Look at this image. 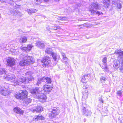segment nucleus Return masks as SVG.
<instances>
[{"label":"nucleus","instance_id":"obj_1","mask_svg":"<svg viewBox=\"0 0 123 123\" xmlns=\"http://www.w3.org/2000/svg\"><path fill=\"white\" fill-rule=\"evenodd\" d=\"M30 92L31 94L33 95L34 97L35 98L39 99L41 102H43L45 101L46 98V96L44 94L41 93L38 88L36 87L35 89H31Z\"/></svg>","mask_w":123,"mask_h":123},{"label":"nucleus","instance_id":"obj_2","mask_svg":"<svg viewBox=\"0 0 123 123\" xmlns=\"http://www.w3.org/2000/svg\"><path fill=\"white\" fill-rule=\"evenodd\" d=\"M23 60L20 61L19 65L23 66L30 65L34 62V61L33 58L31 56H29L27 55H25L23 56Z\"/></svg>","mask_w":123,"mask_h":123},{"label":"nucleus","instance_id":"obj_3","mask_svg":"<svg viewBox=\"0 0 123 123\" xmlns=\"http://www.w3.org/2000/svg\"><path fill=\"white\" fill-rule=\"evenodd\" d=\"M100 7V5L97 2L92 3L90 7L89 10L92 13L98 14V16L102 13L101 12L96 11L97 10L99 9Z\"/></svg>","mask_w":123,"mask_h":123},{"label":"nucleus","instance_id":"obj_4","mask_svg":"<svg viewBox=\"0 0 123 123\" xmlns=\"http://www.w3.org/2000/svg\"><path fill=\"white\" fill-rule=\"evenodd\" d=\"M51 58L49 57L46 56L44 57L41 60V62L43 64V65L44 67L48 66L51 62Z\"/></svg>","mask_w":123,"mask_h":123},{"label":"nucleus","instance_id":"obj_5","mask_svg":"<svg viewBox=\"0 0 123 123\" xmlns=\"http://www.w3.org/2000/svg\"><path fill=\"white\" fill-rule=\"evenodd\" d=\"M51 112V113L49 114V116L52 117H54L59 114L60 112V111L57 108H55L49 110Z\"/></svg>","mask_w":123,"mask_h":123},{"label":"nucleus","instance_id":"obj_6","mask_svg":"<svg viewBox=\"0 0 123 123\" xmlns=\"http://www.w3.org/2000/svg\"><path fill=\"white\" fill-rule=\"evenodd\" d=\"M7 65L12 67L15 64V60L12 57L9 58L6 60Z\"/></svg>","mask_w":123,"mask_h":123},{"label":"nucleus","instance_id":"obj_7","mask_svg":"<svg viewBox=\"0 0 123 123\" xmlns=\"http://www.w3.org/2000/svg\"><path fill=\"white\" fill-rule=\"evenodd\" d=\"M82 111L83 115L86 116H90L92 113L90 110L84 107H83L82 109Z\"/></svg>","mask_w":123,"mask_h":123},{"label":"nucleus","instance_id":"obj_8","mask_svg":"<svg viewBox=\"0 0 123 123\" xmlns=\"http://www.w3.org/2000/svg\"><path fill=\"white\" fill-rule=\"evenodd\" d=\"M36 46L40 49H43L45 48V45L44 43L40 41H37L36 43Z\"/></svg>","mask_w":123,"mask_h":123},{"label":"nucleus","instance_id":"obj_9","mask_svg":"<svg viewBox=\"0 0 123 123\" xmlns=\"http://www.w3.org/2000/svg\"><path fill=\"white\" fill-rule=\"evenodd\" d=\"M32 72L30 71L27 72L25 73V76L29 81H32L34 80V78L32 76Z\"/></svg>","mask_w":123,"mask_h":123},{"label":"nucleus","instance_id":"obj_10","mask_svg":"<svg viewBox=\"0 0 123 123\" xmlns=\"http://www.w3.org/2000/svg\"><path fill=\"white\" fill-rule=\"evenodd\" d=\"M52 87L49 85H45L43 86V90L46 93H49L52 89Z\"/></svg>","mask_w":123,"mask_h":123},{"label":"nucleus","instance_id":"obj_11","mask_svg":"<svg viewBox=\"0 0 123 123\" xmlns=\"http://www.w3.org/2000/svg\"><path fill=\"white\" fill-rule=\"evenodd\" d=\"M107 57H104L102 60V62L104 63L102 66V68L104 69L106 71H109L108 68L107 67L106 64Z\"/></svg>","mask_w":123,"mask_h":123},{"label":"nucleus","instance_id":"obj_12","mask_svg":"<svg viewBox=\"0 0 123 123\" xmlns=\"http://www.w3.org/2000/svg\"><path fill=\"white\" fill-rule=\"evenodd\" d=\"M114 54L117 55L118 58H123V51L120 50H115Z\"/></svg>","mask_w":123,"mask_h":123},{"label":"nucleus","instance_id":"obj_13","mask_svg":"<svg viewBox=\"0 0 123 123\" xmlns=\"http://www.w3.org/2000/svg\"><path fill=\"white\" fill-rule=\"evenodd\" d=\"M120 60H117L114 61L113 62V65L114 67L116 69H118L120 68Z\"/></svg>","mask_w":123,"mask_h":123},{"label":"nucleus","instance_id":"obj_14","mask_svg":"<svg viewBox=\"0 0 123 123\" xmlns=\"http://www.w3.org/2000/svg\"><path fill=\"white\" fill-rule=\"evenodd\" d=\"M15 76L13 74H8L7 75H5L4 77V79L8 80H10L13 79L15 78Z\"/></svg>","mask_w":123,"mask_h":123},{"label":"nucleus","instance_id":"obj_15","mask_svg":"<svg viewBox=\"0 0 123 123\" xmlns=\"http://www.w3.org/2000/svg\"><path fill=\"white\" fill-rule=\"evenodd\" d=\"M36 108H33V110H31V111H33V112L37 111L38 112H39L43 111V108L41 106H38L36 107Z\"/></svg>","mask_w":123,"mask_h":123},{"label":"nucleus","instance_id":"obj_16","mask_svg":"<svg viewBox=\"0 0 123 123\" xmlns=\"http://www.w3.org/2000/svg\"><path fill=\"white\" fill-rule=\"evenodd\" d=\"M0 92L1 94L3 95L6 96L9 94V90L7 89H1Z\"/></svg>","mask_w":123,"mask_h":123},{"label":"nucleus","instance_id":"obj_17","mask_svg":"<svg viewBox=\"0 0 123 123\" xmlns=\"http://www.w3.org/2000/svg\"><path fill=\"white\" fill-rule=\"evenodd\" d=\"M103 3L104 6L108 8L110 6V0H103Z\"/></svg>","mask_w":123,"mask_h":123},{"label":"nucleus","instance_id":"obj_18","mask_svg":"<svg viewBox=\"0 0 123 123\" xmlns=\"http://www.w3.org/2000/svg\"><path fill=\"white\" fill-rule=\"evenodd\" d=\"M27 38L26 36H24L21 37L19 40V42L20 43H25L26 42Z\"/></svg>","mask_w":123,"mask_h":123},{"label":"nucleus","instance_id":"obj_19","mask_svg":"<svg viewBox=\"0 0 123 123\" xmlns=\"http://www.w3.org/2000/svg\"><path fill=\"white\" fill-rule=\"evenodd\" d=\"M23 92V90H20L19 92V94H16L15 96V97L17 99H23V98H24V97L25 96H22V95L20 94V93H21Z\"/></svg>","mask_w":123,"mask_h":123},{"label":"nucleus","instance_id":"obj_20","mask_svg":"<svg viewBox=\"0 0 123 123\" xmlns=\"http://www.w3.org/2000/svg\"><path fill=\"white\" fill-rule=\"evenodd\" d=\"M90 74H86L83 76L81 79V81L83 83L86 82V80L88 79L87 77L90 76Z\"/></svg>","mask_w":123,"mask_h":123},{"label":"nucleus","instance_id":"obj_21","mask_svg":"<svg viewBox=\"0 0 123 123\" xmlns=\"http://www.w3.org/2000/svg\"><path fill=\"white\" fill-rule=\"evenodd\" d=\"M19 80L20 84H21V83H23L25 82L27 83L29 82V81H27L25 77H22L20 78H19Z\"/></svg>","mask_w":123,"mask_h":123},{"label":"nucleus","instance_id":"obj_22","mask_svg":"<svg viewBox=\"0 0 123 123\" xmlns=\"http://www.w3.org/2000/svg\"><path fill=\"white\" fill-rule=\"evenodd\" d=\"M42 80L45 83H50L51 82V80L50 78L48 77H43L42 78Z\"/></svg>","mask_w":123,"mask_h":123},{"label":"nucleus","instance_id":"obj_23","mask_svg":"<svg viewBox=\"0 0 123 123\" xmlns=\"http://www.w3.org/2000/svg\"><path fill=\"white\" fill-rule=\"evenodd\" d=\"M14 111L15 112L18 114H23V111L18 107L15 108L14 109Z\"/></svg>","mask_w":123,"mask_h":123},{"label":"nucleus","instance_id":"obj_24","mask_svg":"<svg viewBox=\"0 0 123 123\" xmlns=\"http://www.w3.org/2000/svg\"><path fill=\"white\" fill-rule=\"evenodd\" d=\"M44 119V117L42 116L38 115L35 116L33 120L37 121L38 120H43Z\"/></svg>","mask_w":123,"mask_h":123},{"label":"nucleus","instance_id":"obj_25","mask_svg":"<svg viewBox=\"0 0 123 123\" xmlns=\"http://www.w3.org/2000/svg\"><path fill=\"white\" fill-rule=\"evenodd\" d=\"M37 11L34 9H29L27 10V12L29 14L31 15L32 13L36 12Z\"/></svg>","mask_w":123,"mask_h":123},{"label":"nucleus","instance_id":"obj_26","mask_svg":"<svg viewBox=\"0 0 123 123\" xmlns=\"http://www.w3.org/2000/svg\"><path fill=\"white\" fill-rule=\"evenodd\" d=\"M14 80L13 81V82L14 83V85H16L17 84L20 85V83L19 80L18 78H13Z\"/></svg>","mask_w":123,"mask_h":123},{"label":"nucleus","instance_id":"obj_27","mask_svg":"<svg viewBox=\"0 0 123 123\" xmlns=\"http://www.w3.org/2000/svg\"><path fill=\"white\" fill-rule=\"evenodd\" d=\"M120 62L119 69L121 72L123 73V60H121Z\"/></svg>","mask_w":123,"mask_h":123},{"label":"nucleus","instance_id":"obj_28","mask_svg":"<svg viewBox=\"0 0 123 123\" xmlns=\"http://www.w3.org/2000/svg\"><path fill=\"white\" fill-rule=\"evenodd\" d=\"M20 94L22 95V96H25L24 97V98H23V99L25 98L26 96H27L28 94L27 92L26 91H23V92L22 93H20Z\"/></svg>","mask_w":123,"mask_h":123},{"label":"nucleus","instance_id":"obj_29","mask_svg":"<svg viewBox=\"0 0 123 123\" xmlns=\"http://www.w3.org/2000/svg\"><path fill=\"white\" fill-rule=\"evenodd\" d=\"M31 101V99L29 98H26L25 100V103L26 105H28Z\"/></svg>","mask_w":123,"mask_h":123},{"label":"nucleus","instance_id":"obj_30","mask_svg":"<svg viewBox=\"0 0 123 123\" xmlns=\"http://www.w3.org/2000/svg\"><path fill=\"white\" fill-rule=\"evenodd\" d=\"M52 51V50L51 49L49 48H47L46 49L45 52L46 53L51 54L53 52Z\"/></svg>","mask_w":123,"mask_h":123},{"label":"nucleus","instance_id":"obj_31","mask_svg":"<svg viewBox=\"0 0 123 123\" xmlns=\"http://www.w3.org/2000/svg\"><path fill=\"white\" fill-rule=\"evenodd\" d=\"M6 72V71L5 69L1 68L0 69V75H2L3 74H5Z\"/></svg>","mask_w":123,"mask_h":123},{"label":"nucleus","instance_id":"obj_32","mask_svg":"<svg viewBox=\"0 0 123 123\" xmlns=\"http://www.w3.org/2000/svg\"><path fill=\"white\" fill-rule=\"evenodd\" d=\"M42 2V0H34V3L38 5L40 4Z\"/></svg>","mask_w":123,"mask_h":123},{"label":"nucleus","instance_id":"obj_33","mask_svg":"<svg viewBox=\"0 0 123 123\" xmlns=\"http://www.w3.org/2000/svg\"><path fill=\"white\" fill-rule=\"evenodd\" d=\"M51 54L54 59V61L55 62L57 60L56 55L53 52H52Z\"/></svg>","mask_w":123,"mask_h":123},{"label":"nucleus","instance_id":"obj_34","mask_svg":"<svg viewBox=\"0 0 123 123\" xmlns=\"http://www.w3.org/2000/svg\"><path fill=\"white\" fill-rule=\"evenodd\" d=\"M32 47V46L31 45H27V46L26 47V51L27 52L29 51L31 49Z\"/></svg>","mask_w":123,"mask_h":123},{"label":"nucleus","instance_id":"obj_35","mask_svg":"<svg viewBox=\"0 0 123 123\" xmlns=\"http://www.w3.org/2000/svg\"><path fill=\"white\" fill-rule=\"evenodd\" d=\"M100 80L102 83H103L105 82V81L106 80V78L105 77L102 76L100 78Z\"/></svg>","mask_w":123,"mask_h":123},{"label":"nucleus","instance_id":"obj_36","mask_svg":"<svg viewBox=\"0 0 123 123\" xmlns=\"http://www.w3.org/2000/svg\"><path fill=\"white\" fill-rule=\"evenodd\" d=\"M42 79V78L38 79L36 85L38 86L39 84L41 83L42 81H43Z\"/></svg>","mask_w":123,"mask_h":123},{"label":"nucleus","instance_id":"obj_37","mask_svg":"<svg viewBox=\"0 0 123 123\" xmlns=\"http://www.w3.org/2000/svg\"><path fill=\"white\" fill-rule=\"evenodd\" d=\"M122 90H119L117 91V94L119 96H122Z\"/></svg>","mask_w":123,"mask_h":123},{"label":"nucleus","instance_id":"obj_38","mask_svg":"<svg viewBox=\"0 0 123 123\" xmlns=\"http://www.w3.org/2000/svg\"><path fill=\"white\" fill-rule=\"evenodd\" d=\"M17 13V14H16L15 15L16 16H18L19 17H21L22 15V14H21V13H20L19 12H16Z\"/></svg>","mask_w":123,"mask_h":123},{"label":"nucleus","instance_id":"obj_39","mask_svg":"<svg viewBox=\"0 0 123 123\" xmlns=\"http://www.w3.org/2000/svg\"><path fill=\"white\" fill-rule=\"evenodd\" d=\"M20 49L23 51H26V47H23L21 46L20 48Z\"/></svg>","mask_w":123,"mask_h":123},{"label":"nucleus","instance_id":"obj_40","mask_svg":"<svg viewBox=\"0 0 123 123\" xmlns=\"http://www.w3.org/2000/svg\"><path fill=\"white\" fill-rule=\"evenodd\" d=\"M61 54L62 55L63 57V59H65V58H67L66 57V55L65 53H63V52H61Z\"/></svg>","mask_w":123,"mask_h":123},{"label":"nucleus","instance_id":"obj_41","mask_svg":"<svg viewBox=\"0 0 123 123\" xmlns=\"http://www.w3.org/2000/svg\"><path fill=\"white\" fill-rule=\"evenodd\" d=\"M61 54L62 55L63 57V59H65V58H67L66 57V55L65 53H63V52H61Z\"/></svg>","mask_w":123,"mask_h":123},{"label":"nucleus","instance_id":"obj_42","mask_svg":"<svg viewBox=\"0 0 123 123\" xmlns=\"http://www.w3.org/2000/svg\"><path fill=\"white\" fill-rule=\"evenodd\" d=\"M61 54L62 55L63 57V59H65V58H67L66 57V55L65 53H63V52H61Z\"/></svg>","mask_w":123,"mask_h":123},{"label":"nucleus","instance_id":"obj_43","mask_svg":"<svg viewBox=\"0 0 123 123\" xmlns=\"http://www.w3.org/2000/svg\"><path fill=\"white\" fill-rule=\"evenodd\" d=\"M117 6L118 8L119 9H120L121 7V4L119 3H117Z\"/></svg>","mask_w":123,"mask_h":123},{"label":"nucleus","instance_id":"obj_44","mask_svg":"<svg viewBox=\"0 0 123 123\" xmlns=\"http://www.w3.org/2000/svg\"><path fill=\"white\" fill-rule=\"evenodd\" d=\"M57 19L58 20H65V18H64L61 17L58 18Z\"/></svg>","mask_w":123,"mask_h":123},{"label":"nucleus","instance_id":"obj_45","mask_svg":"<svg viewBox=\"0 0 123 123\" xmlns=\"http://www.w3.org/2000/svg\"><path fill=\"white\" fill-rule=\"evenodd\" d=\"M99 101H100L102 103H103V100L102 99V97H100L99 98Z\"/></svg>","mask_w":123,"mask_h":123},{"label":"nucleus","instance_id":"obj_46","mask_svg":"<svg viewBox=\"0 0 123 123\" xmlns=\"http://www.w3.org/2000/svg\"><path fill=\"white\" fill-rule=\"evenodd\" d=\"M63 61L65 63H67L68 61V59L67 58H65L63 59Z\"/></svg>","mask_w":123,"mask_h":123},{"label":"nucleus","instance_id":"obj_47","mask_svg":"<svg viewBox=\"0 0 123 123\" xmlns=\"http://www.w3.org/2000/svg\"><path fill=\"white\" fill-rule=\"evenodd\" d=\"M60 28V27H55L53 29L54 30H56L57 29H59Z\"/></svg>","mask_w":123,"mask_h":123},{"label":"nucleus","instance_id":"obj_48","mask_svg":"<svg viewBox=\"0 0 123 123\" xmlns=\"http://www.w3.org/2000/svg\"><path fill=\"white\" fill-rule=\"evenodd\" d=\"M0 1L2 2H5L6 0H0Z\"/></svg>","mask_w":123,"mask_h":123},{"label":"nucleus","instance_id":"obj_49","mask_svg":"<svg viewBox=\"0 0 123 123\" xmlns=\"http://www.w3.org/2000/svg\"><path fill=\"white\" fill-rule=\"evenodd\" d=\"M49 0H43V1L45 2H48L49 1Z\"/></svg>","mask_w":123,"mask_h":123},{"label":"nucleus","instance_id":"obj_50","mask_svg":"<svg viewBox=\"0 0 123 123\" xmlns=\"http://www.w3.org/2000/svg\"><path fill=\"white\" fill-rule=\"evenodd\" d=\"M83 88L84 89H87V88L86 87V86H84L83 87Z\"/></svg>","mask_w":123,"mask_h":123},{"label":"nucleus","instance_id":"obj_51","mask_svg":"<svg viewBox=\"0 0 123 123\" xmlns=\"http://www.w3.org/2000/svg\"><path fill=\"white\" fill-rule=\"evenodd\" d=\"M121 90L122 91V92H123V86L122 87Z\"/></svg>","mask_w":123,"mask_h":123},{"label":"nucleus","instance_id":"obj_52","mask_svg":"<svg viewBox=\"0 0 123 123\" xmlns=\"http://www.w3.org/2000/svg\"><path fill=\"white\" fill-rule=\"evenodd\" d=\"M56 62L54 64H53L54 65H56Z\"/></svg>","mask_w":123,"mask_h":123},{"label":"nucleus","instance_id":"obj_53","mask_svg":"<svg viewBox=\"0 0 123 123\" xmlns=\"http://www.w3.org/2000/svg\"><path fill=\"white\" fill-rule=\"evenodd\" d=\"M115 2L114 1L113 2L112 4H115Z\"/></svg>","mask_w":123,"mask_h":123},{"label":"nucleus","instance_id":"obj_54","mask_svg":"<svg viewBox=\"0 0 123 123\" xmlns=\"http://www.w3.org/2000/svg\"><path fill=\"white\" fill-rule=\"evenodd\" d=\"M1 66V64H0V66Z\"/></svg>","mask_w":123,"mask_h":123},{"label":"nucleus","instance_id":"obj_55","mask_svg":"<svg viewBox=\"0 0 123 123\" xmlns=\"http://www.w3.org/2000/svg\"><path fill=\"white\" fill-rule=\"evenodd\" d=\"M14 14V15H15V14Z\"/></svg>","mask_w":123,"mask_h":123}]
</instances>
